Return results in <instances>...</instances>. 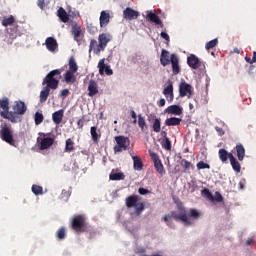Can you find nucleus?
Wrapping results in <instances>:
<instances>
[{
	"label": "nucleus",
	"instance_id": "nucleus-14",
	"mask_svg": "<svg viewBox=\"0 0 256 256\" xmlns=\"http://www.w3.org/2000/svg\"><path fill=\"white\" fill-rule=\"evenodd\" d=\"M109 41H111V34L102 33L98 36L99 47L102 49V51H105Z\"/></svg>",
	"mask_w": 256,
	"mask_h": 256
},
{
	"label": "nucleus",
	"instance_id": "nucleus-11",
	"mask_svg": "<svg viewBox=\"0 0 256 256\" xmlns=\"http://www.w3.org/2000/svg\"><path fill=\"white\" fill-rule=\"evenodd\" d=\"M163 95L166 97L168 103H173V99H175V95L173 94V82L168 81L167 87L163 90Z\"/></svg>",
	"mask_w": 256,
	"mask_h": 256
},
{
	"label": "nucleus",
	"instance_id": "nucleus-41",
	"mask_svg": "<svg viewBox=\"0 0 256 256\" xmlns=\"http://www.w3.org/2000/svg\"><path fill=\"white\" fill-rule=\"evenodd\" d=\"M0 109H3L1 113H8L9 111V98H3L0 100Z\"/></svg>",
	"mask_w": 256,
	"mask_h": 256
},
{
	"label": "nucleus",
	"instance_id": "nucleus-50",
	"mask_svg": "<svg viewBox=\"0 0 256 256\" xmlns=\"http://www.w3.org/2000/svg\"><path fill=\"white\" fill-rule=\"evenodd\" d=\"M60 197L61 199H69V197H71V189H63Z\"/></svg>",
	"mask_w": 256,
	"mask_h": 256
},
{
	"label": "nucleus",
	"instance_id": "nucleus-57",
	"mask_svg": "<svg viewBox=\"0 0 256 256\" xmlns=\"http://www.w3.org/2000/svg\"><path fill=\"white\" fill-rule=\"evenodd\" d=\"M160 37H162V39H165V41H170L169 34H167V32H161Z\"/></svg>",
	"mask_w": 256,
	"mask_h": 256
},
{
	"label": "nucleus",
	"instance_id": "nucleus-4",
	"mask_svg": "<svg viewBox=\"0 0 256 256\" xmlns=\"http://www.w3.org/2000/svg\"><path fill=\"white\" fill-rule=\"evenodd\" d=\"M0 139L8 143V145H15V138L13 137V129L11 125L4 122L0 125Z\"/></svg>",
	"mask_w": 256,
	"mask_h": 256
},
{
	"label": "nucleus",
	"instance_id": "nucleus-9",
	"mask_svg": "<svg viewBox=\"0 0 256 256\" xmlns=\"http://www.w3.org/2000/svg\"><path fill=\"white\" fill-rule=\"evenodd\" d=\"M150 157L154 163L157 173H159V175H165V167L163 166L161 159H159V155L155 152H150Z\"/></svg>",
	"mask_w": 256,
	"mask_h": 256
},
{
	"label": "nucleus",
	"instance_id": "nucleus-31",
	"mask_svg": "<svg viewBox=\"0 0 256 256\" xmlns=\"http://www.w3.org/2000/svg\"><path fill=\"white\" fill-rule=\"evenodd\" d=\"M63 109H60L52 114V121H54L55 125L61 124L63 121Z\"/></svg>",
	"mask_w": 256,
	"mask_h": 256
},
{
	"label": "nucleus",
	"instance_id": "nucleus-12",
	"mask_svg": "<svg viewBox=\"0 0 256 256\" xmlns=\"http://www.w3.org/2000/svg\"><path fill=\"white\" fill-rule=\"evenodd\" d=\"M123 17L128 21H133L134 19H137L139 17V12L137 10H134L133 8L127 7L123 11Z\"/></svg>",
	"mask_w": 256,
	"mask_h": 256
},
{
	"label": "nucleus",
	"instance_id": "nucleus-23",
	"mask_svg": "<svg viewBox=\"0 0 256 256\" xmlns=\"http://www.w3.org/2000/svg\"><path fill=\"white\" fill-rule=\"evenodd\" d=\"M160 63L163 65V67H167V65L171 63V56H169V51L162 49Z\"/></svg>",
	"mask_w": 256,
	"mask_h": 256
},
{
	"label": "nucleus",
	"instance_id": "nucleus-18",
	"mask_svg": "<svg viewBox=\"0 0 256 256\" xmlns=\"http://www.w3.org/2000/svg\"><path fill=\"white\" fill-rule=\"evenodd\" d=\"M0 115L3 119L10 121V123H18L19 121V116H17L18 114L13 111L0 112Z\"/></svg>",
	"mask_w": 256,
	"mask_h": 256
},
{
	"label": "nucleus",
	"instance_id": "nucleus-7",
	"mask_svg": "<svg viewBox=\"0 0 256 256\" xmlns=\"http://www.w3.org/2000/svg\"><path fill=\"white\" fill-rule=\"evenodd\" d=\"M116 145L114 146V153H123V151H129V145L131 140L126 136H115Z\"/></svg>",
	"mask_w": 256,
	"mask_h": 256
},
{
	"label": "nucleus",
	"instance_id": "nucleus-49",
	"mask_svg": "<svg viewBox=\"0 0 256 256\" xmlns=\"http://www.w3.org/2000/svg\"><path fill=\"white\" fill-rule=\"evenodd\" d=\"M87 31L90 33V35H95L97 33V26H94L93 24H87Z\"/></svg>",
	"mask_w": 256,
	"mask_h": 256
},
{
	"label": "nucleus",
	"instance_id": "nucleus-27",
	"mask_svg": "<svg viewBox=\"0 0 256 256\" xmlns=\"http://www.w3.org/2000/svg\"><path fill=\"white\" fill-rule=\"evenodd\" d=\"M81 26L77 24V22L72 23V35L74 37V41H79V37H81Z\"/></svg>",
	"mask_w": 256,
	"mask_h": 256
},
{
	"label": "nucleus",
	"instance_id": "nucleus-44",
	"mask_svg": "<svg viewBox=\"0 0 256 256\" xmlns=\"http://www.w3.org/2000/svg\"><path fill=\"white\" fill-rule=\"evenodd\" d=\"M217 45H219V40L216 38L206 43L205 49L206 51H209L210 49H214V47H217Z\"/></svg>",
	"mask_w": 256,
	"mask_h": 256
},
{
	"label": "nucleus",
	"instance_id": "nucleus-56",
	"mask_svg": "<svg viewBox=\"0 0 256 256\" xmlns=\"http://www.w3.org/2000/svg\"><path fill=\"white\" fill-rule=\"evenodd\" d=\"M85 126V120L82 118V119H79L77 121V127L78 129H83V127Z\"/></svg>",
	"mask_w": 256,
	"mask_h": 256
},
{
	"label": "nucleus",
	"instance_id": "nucleus-15",
	"mask_svg": "<svg viewBox=\"0 0 256 256\" xmlns=\"http://www.w3.org/2000/svg\"><path fill=\"white\" fill-rule=\"evenodd\" d=\"M45 45L48 51L51 53H55L57 51L59 44L57 43V40L54 37H48L45 40Z\"/></svg>",
	"mask_w": 256,
	"mask_h": 256
},
{
	"label": "nucleus",
	"instance_id": "nucleus-43",
	"mask_svg": "<svg viewBox=\"0 0 256 256\" xmlns=\"http://www.w3.org/2000/svg\"><path fill=\"white\" fill-rule=\"evenodd\" d=\"M56 237L59 241H63L65 237H67V231L65 227H61L57 232H56Z\"/></svg>",
	"mask_w": 256,
	"mask_h": 256
},
{
	"label": "nucleus",
	"instance_id": "nucleus-30",
	"mask_svg": "<svg viewBox=\"0 0 256 256\" xmlns=\"http://www.w3.org/2000/svg\"><path fill=\"white\" fill-rule=\"evenodd\" d=\"M138 127H140L141 131L145 134L149 131V126H147V122L141 114L138 115Z\"/></svg>",
	"mask_w": 256,
	"mask_h": 256
},
{
	"label": "nucleus",
	"instance_id": "nucleus-29",
	"mask_svg": "<svg viewBox=\"0 0 256 256\" xmlns=\"http://www.w3.org/2000/svg\"><path fill=\"white\" fill-rule=\"evenodd\" d=\"M235 151L239 161H243L245 159V147L243 144L238 143L235 147Z\"/></svg>",
	"mask_w": 256,
	"mask_h": 256
},
{
	"label": "nucleus",
	"instance_id": "nucleus-59",
	"mask_svg": "<svg viewBox=\"0 0 256 256\" xmlns=\"http://www.w3.org/2000/svg\"><path fill=\"white\" fill-rule=\"evenodd\" d=\"M37 5L40 9H45V0H38Z\"/></svg>",
	"mask_w": 256,
	"mask_h": 256
},
{
	"label": "nucleus",
	"instance_id": "nucleus-19",
	"mask_svg": "<svg viewBox=\"0 0 256 256\" xmlns=\"http://www.w3.org/2000/svg\"><path fill=\"white\" fill-rule=\"evenodd\" d=\"M98 69L100 75H103V73H106V75H113V70L110 66L105 65V59H101L98 63Z\"/></svg>",
	"mask_w": 256,
	"mask_h": 256
},
{
	"label": "nucleus",
	"instance_id": "nucleus-10",
	"mask_svg": "<svg viewBox=\"0 0 256 256\" xmlns=\"http://www.w3.org/2000/svg\"><path fill=\"white\" fill-rule=\"evenodd\" d=\"M146 20L150 21V23H154L155 25H159L161 28L165 27L163 25V21L159 18V15L153 11H146Z\"/></svg>",
	"mask_w": 256,
	"mask_h": 256
},
{
	"label": "nucleus",
	"instance_id": "nucleus-37",
	"mask_svg": "<svg viewBox=\"0 0 256 256\" xmlns=\"http://www.w3.org/2000/svg\"><path fill=\"white\" fill-rule=\"evenodd\" d=\"M132 159L135 171H141L143 169V162L141 161V158L138 156H133Z\"/></svg>",
	"mask_w": 256,
	"mask_h": 256
},
{
	"label": "nucleus",
	"instance_id": "nucleus-5",
	"mask_svg": "<svg viewBox=\"0 0 256 256\" xmlns=\"http://www.w3.org/2000/svg\"><path fill=\"white\" fill-rule=\"evenodd\" d=\"M71 228L77 235H81L87 231V220L83 215H77L72 219Z\"/></svg>",
	"mask_w": 256,
	"mask_h": 256
},
{
	"label": "nucleus",
	"instance_id": "nucleus-17",
	"mask_svg": "<svg viewBox=\"0 0 256 256\" xmlns=\"http://www.w3.org/2000/svg\"><path fill=\"white\" fill-rule=\"evenodd\" d=\"M187 64L188 67H191V69H199L201 67V60H199L195 54H191L187 58Z\"/></svg>",
	"mask_w": 256,
	"mask_h": 256
},
{
	"label": "nucleus",
	"instance_id": "nucleus-51",
	"mask_svg": "<svg viewBox=\"0 0 256 256\" xmlns=\"http://www.w3.org/2000/svg\"><path fill=\"white\" fill-rule=\"evenodd\" d=\"M180 165H182L185 170L191 169V162L187 161L186 159H182Z\"/></svg>",
	"mask_w": 256,
	"mask_h": 256
},
{
	"label": "nucleus",
	"instance_id": "nucleus-55",
	"mask_svg": "<svg viewBox=\"0 0 256 256\" xmlns=\"http://www.w3.org/2000/svg\"><path fill=\"white\" fill-rule=\"evenodd\" d=\"M215 131L218 132V135L220 137H223V135H225V131L223 130V128L219 127V126H215Z\"/></svg>",
	"mask_w": 256,
	"mask_h": 256
},
{
	"label": "nucleus",
	"instance_id": "nucleus-22",
	"mask_svg": "<svg viewBox=\"0 0 256 256\" xmlns=\"http://www.w3.org/2000/svg\"><path fill=\"white\" fill-rule=\"evenodd\" d=\"M165 113H169L170 115H182L183 108L179 105H171L165 109Z\"/></svg>",
	"mask_w": 256,
	"mask_h": 256
},
{
	"label": "nucleus",
	"instance_id": "nucleus-34",
	"mask_svg": "<svg viewBox=\"0 0 256 256\" xmlns=\"http://www.w3.org/2000/svg\"><path fill=\"white\" fill-rule=\"evenodd\" d=\"M230 165L236 171V173H241V164L239 163V161H237V158H235V156L233 155H230Z\"/></svg>",
	"mask_w": 256,
	"mask_h": 256
},
{
	"label": "nucleus",
	"instance_id": "nucleus-26",
	"mask_svg": "<svg viewBox=\"0 0 256 256\" xmlns=\"http://www.w3.org/2000/svg\"><path fill=\"white\" fill-rule=\"evenodd\" d=\"M218 155L222 163H227L228 159H231V155H233V153H229L226 149L222 148L218 151Z\"/></svg>",
	"mask_w": 256,
	"mask_h": 256
},
{
	"label": "nucleus",
	"instance_id": "nucleus-61",
	"mask_svg": "<svg viewBox=\"0 0 256 256\" xmlns=\"http://www.w3.org/2000/svg\"><path fill=\"white\" fill-rule=\"evenodd\" d=\"M138 193L140 195H147V193H149V190L145 189V188H139L138 189Z\"/></svg>",
	"mask_w": 256,
	"mask_h": 256
},
{
	"label": "nucleus",
	"instance_id": "nucleus-39",
	"mask_svg": "<svg viewBox=\"0 0 256 256\" xmlns=\"http://www.w3.org/2000/svg\"><path fill=\"white\" fill-rule=\"evenodd\" d=\"M152 129L154 133H161V118H155L152 121Z\"/></svg>",
	"mask_w": 256,
	"mask_h": 256
},
{
	"label": "nucleus",
	"instance_id": "nucleus-38",
	"mask_svg": "<svg viewBox=\"0 0 256 256\" xmlns=\"http://www.w3.org/2000/svg\"><path fill=\"white\" fill-rule=\"evenodd\" d=\"M69 69L68 71H72V73H77V71H79V66H77V61H75V57H70L69 58Z\"/></svg>",
	"mask_w": 256,
	"mask_h": 256
},
{
	"label": "nucleus",
	"instance_id": "nucleus-6",
	"mask_svg": "<svg viewBox=\"0 0 256 256\" xmlns=\"http://www.w3.org/2000/svg\"><path fill=\"white\" fill-rule=\"evenodd\" d=\"M39 137L37 138V143L40 151H45L50 149L53 143H55V138L49 137L51 133H38Z\"/></svg>",
	"mask_w": 256,
	"mask_h": 256
},
{
	"label": "nucleus",
	"instance_id": "nucleus-60",
	"mask_svg": "<svg viewBox=\"0 0 256 256\" xmlns=\"http://www.w3.org/2000/svg\"><path fill=\"white\" fill-rule=\"evenodd\" d=\"M69 95V89H63L60 92V97H67Z\"/></svg>",
	"mask_w": 256,
	"mask_h": 256
},
{
	"label": "nucleus",
	"instance_id": "nucleus-1",
	"mask_svg": "<svg viewBox=\"0 0 256 256\" xmlns=\"http://www.w3.org/2000/svg\"><path fill=\"white\" fill-rule=\"evenodd\" d=\"M175 221H181L185 227H191L193 225V221H197L201 219V211L191 208L188 211L183 207V204L178 205V213L175 211L170 212L168 215H165L162 218L170 229H175Z\"/></svg>",
	"mask_w": 256,
	"mask_h": 256
},
{
	"label": "nucleus",
	"instance_id": "nucleus-35",
	"mask_svg": "<svg viewBox=\"0 0 256 256\" xmlns=\"http://www.w3.org/2000/svg\"><path fill=\"white\" fill-rule=\"evenodd\" d=\"M8 35L12 40L17 39L19 35V27L17 25L10 26V28L8 29Z\"/></svg>",
	"mask_w": 256,
	"mask_h": 256
},
{
	"label": "nucleus",
	"instance_id": "nucleus-24",
	"mask_svg": "<svg viewBox=\"0 0 256 256\" xmlns=\"http://www.w3.org/2000/svg\"><path fill=\"white\" fill-rule=\"evenodd\" d=\"M91 51H93L95 55H101V51H103L99 46V42L95 39L90 40L89 53H91Z\"/></svg>",
	"mask_w": 256,
	"mask_h": 256
},
{
	"label": "nucleus",
	"instance_id": "nucleus-62",
	"mask_svg": "<svg viewBox=\"0 0 256 256\" xmlns=\"http://www.w3.org/2000/svg\"><path fill=\"white\" fill-rule=\"evenodd\" d=\"M160 135H161V137H163V139H169V137H167V131H165V130H160Z\"/></svg>",
	"mask_w": 256,
	"mask_h": 256
},
{
	"label": "nucleus",
	"instance_id": "nucleus-54",
	"mask_svg": "<svg viewBox=\"0 0 256 256\" xmlns=\"http://www.w3.org/2000/svg\"><path fill=\"white\" fill-rule=\"evenodd\" d=\"M68 17H71V19H77L79 17V12H75V11H69L68 12Z\"/></svg>",
	"mask_w": 256,
	"mask_h": 256
},
{
	"label": "nucleus",
	"instance_id": "nucleus-52",
	"mask_svg": "<svg viewBox=\"0 0 256 256\" xmlns=\"http://www.w3.org/2000/svg\"><path fill=\"white\" fill-rule=\"evenodd\" d=\"M213 201H217V203H221L223 201V196L219 192H215L213 196Z\"/></svg>",
	"mask_w": 256,
	"mask_h": 256
},
{
	"label": "nucleus",
	"instance_id": "nucleus-53",
	"mask_svg": "<svg viewBox=\"0 0 256 256\" xmlns=\"http://www.w3.org/2000/svg\"><path fill=\"white\" fill-rule=\"evenodd\" d=\"M202 194L205 195V197H207L208 199H210V201H213V194H211L209 189H204L202 191Z\"/></svg>",
	"mask_w": 256,
	"mask_h": 256
},
{
	"label": "nucleus",
	"instance_id": "nucleus-40",
	"mask_svg": "<svg viewBox=\"0 0 256 256\" xmlns=\"http://www.w3.org/2000/svg\"><path fill=\"white\" fill-rule=\"evenodd\" d=\"M75 72L68 70L64 75L66 83H75Z\"/></svg>",
	"mask_w": 256,
	"mask_h": 256
},
{
	"label": "nucleus",
	"instance_id": "nucleus-45",
	"mask_svg": "<svg viewBox=\"0 0 256 256\" xmlns=\"http://www.w3.org/2000/svg\"><path fill=\"white\" fill-rule=\"evenodd\" d=\"M43 119H45V117L43 116V113L41 112L35 113V116H34L35 125H41V123H43Z\"/></svg>",
	"mask_w": 256,
	"mask_h": 256
},
{
	"label": "nucleus",
	"instance_id": "nucleus-47",
	"mask_svg": "<svg viewBox=\"0 0 256 256\" xmlns=\"http://www.w3.org/2000/svg\"><path fill=\"white\" fill-rule=\"evenodd\" d=\"M161 145L166 151H171V140L169 138L164 139Z\"/></svg>",
	"mask_w": 256,
	"mask_h": 256
},
{
	"label": "nucleus",
	"instance_id": "nucleus-46",
	"mask_svg": "<svg viewBox=\"0 0 256 256\" xmlns=\"http://www.w3.org/2000/svg\"><path fill=\"white\" fill-rule=\"evenodd\" d=\"M32 193H34V195H43V187L37 184L32 185Z\"/></svg>",
	"mask_w": 256,
	"mask_h": 256
},
{
	"label": "nucleus",
	"instance_id": "nucleus-8",
	"mask_svg": "<svg viewBox=\"0 0 256 256\" xmlns=\"http://www.w3.org/2000/svg\"><path fill=\"white\" fill-rule=\"evenodd\" d=\"M193 95V86L187 82H181L179 84V97H188L191 99Z\"/></svg>",
	"mask_w": 256,
	"mask_h": 256
},
{
	"label": "nucleus",
	"instance_id": "nucleus-3",
	"mask_svg": "<svg viewBox=\"0 0 256 256\" xmlns=\"http://www.w3.org/2000/svg\"><path fill=\"white\" fill-rule=\"evenodd\" d=\"M126 207L128 209H134L132 215H135L136 217H139V215L145 211V203L139 202V197L135 194L126 199Z\"/></svg>",
	"mask_w": 256,
	"mask_h": 256
},
{
	"label": "nucleus",
	"instance_id": "nucleus-28",
	"mask_svg": "<svg viewBox=\"0 0 256 256\" xmlns=\"http://www.w3.org/2000/svg\"><path fill=\"white\" fill-rule=\"evenodd\" d=\"M57 17H59L62 23H69V14H67V11H65L63 7L57 10Z\"/></svg>",
	"mask_w": 256,
	"mask_h": 256
},
{
	"label": "nucleus",
	"instance_id": "nucleus-16",
	"mask_svg": "<svg viewBox=\"0 0 256 256\" xmlns=\"http://www.w3.org/2000/svg\"><path fill=\"white\" fill-rule=\"evenodd\" d=\"M171 65L173 75H179L181 73V67L179 66V58L175 54H171Z\"/></svg>",
	"mask_w": 256,
	"mask_h": 256
},
{
	"label": "nucleus",
	"instance_id": "nucleus-25",
	"mask_svg": "<svg viewBox=\"0 0 256 256\" xmlns=\"http://www.w3.org/2000/svg\"><path fill=\"white\" fill-rule=\"evenodd\" d=\"M110 19L111 15L107 11H102L100 13V27H107V25H109Z\"/></svg>",
	"mask_w": 256,
	"mask_h": 256
},
{
	"label": "nucleus",
	"instance_id": "nucleus-42",
	"mask_svg": "<svg viewBox=\"0 0 256 256\" xmlns=\"http://www.w3.org/2000/svg\"><path fill=\"white\" fill-rule=\"evenodd\" d=\"M13 23H15V17L11 15L10 17H4L2 20L3 27H12Z\"/></svg>",
	"mask_w": 256,
	"mask_h": 256
},
{
	"label": "nucleus",
	"instance_id": "nucleus-48",
	"mask_svg": "<svg viewBox=\"0 0 256 256\" xmlns=\"http://www.w3.org/2000/svg\"><path fill=\"white\" fill-rule=\"evenodd\" d=\"M198 171H201V169H211V166L204 161H200L196 165Z\"/></svg>",
	"mask_w": 256,
	"mask_h": 256
},
{
	"label": "nucleus",
	"instance_id": "nucleus-36",
	"mask_svg": "<svg viewBox=\"0 0 256 256\" xmlns=\"http://www.w3.org/2000/svg\"><path fill=\"white\" fill-rule=\"evenodd\" d=\"M64 151L65 153H72V151H75V142L73 141V139L68 138L66 140Z\"/></svg>",
	"mask_w": 256,
	"mask_h": 256
},
{
	"label": "nucleus",
	"instance_id": "nucleus-32",
	"mask_svg": "<svg viewBox=\"0 0 256 256\" xmlns=\"http://www.w3.org/2000/svg\"><path fill=\"white\" fill-rule=\"evenodd\" d=\"M181 121V118L171 117L165 120V125L167 127H177V125H181Z\"/></svg>",
	"mask_w": 256,
	"mask_h": 256
},
{
	"label": "nucleus",
	"instance_id": "nucleus-20",
	"mask_svg": "<svg viewBox=\"0 0 256 256\" xmlns=\"http://www.w3.org/2000/svg\"><path fill=\"white\" fill-rule=\"evenodd\" d=\"M99 93V85L95 80H90L88 85V96L95 97Z\"/></svg>",
	"mask_w": 256,
	"mask_h": 256
},
{
	"label": "nucleus",
	"instance_id": "nucleus-2",
	"mask_svg": "<svg viewBox=\"0 0 256 256\" xmlns=\"http://www.w3.org/2000/svg\"><path fill=\"white\" fill-rule=\"evenodd\" d=\"M61 69L50 71L43 79L42 85H46L40 92V103H45L49 99L51 89L55 90L59 87V79H61Z\"/></svg>",
	"mask_w": 256,
	"mask_h": 256
},
{
	"label": "nucleus",
	"instance_id": "nucleus-58",
	"mask_svg": "<svg viewBox=\"0 0 256 256\" xmlns=\"http://www.w3.org/2000/svg\"><path fill=\"white\" fill-rule=\"evenodd\" d=\"M131 117L133 120L134 125L137 124V113H135V110H131Z\"/></svg>",
	"mask_w": 256,
	"mask_h": 256
},
{
	"label": "nucleus",
	"instance_id": "nucleus-33",
	"mask_svg": "<svg viewBox=\"0 0 256 256\" xmlns=\"http://www.w3.org/2000/svg\"><path fill=\"white\" fill-rule=\"evenodd\" d=\"M109 179L110 181H123L125 179V174L122 172L115 173V170H112Z\"/></svg>",
	"mask_w": 256,
	"mask_h": 256
},
{
	"label": "nucleus",
	"instance_id": "nucleus-21",
	"mask_svg": "<svg viewBox=\"0 0 256 256\" xmlns=\"http://www.w3.org/2000/svg\"><path fill=\"white\" fill-rule=\"evenodd\" d=\"M90 134L93 143H95V145H99V139H101V130L97 129V126H92L90 128Z\"/></svg>",
	"mask_w": 256,
	"mask_h": 256
},
{
	"label": "nucleus",
	"instance_id": "nucleus-13",
	"mask_svg": "<svg viewBox=\"0 0 256 256\" xmlns=\"http://www.w3.org/2000/svg\"><path fill=\"white\" fill-rule=\"evenodd\" d=\"M13 111L17 115H25L27 113V105L23 101H16L13 105Z\"/></svg>",
	"mask_w": 256,
	"mask_h": 256
},
{
	"label": "nucleus",
	"instance_id": "nucleus-63",
	"mask_svg": "<svg viewBox=\"0 0 256 256\" xmlns=\"http://www.w3.org/2000/svg\"><path fill=\"white\" fill-rule=\"evenodd\" d=\"M158 106H159V107H165V99H164V98H162V99L159 100Z\"/></svg>",
	"mask_w": 256,
	"mask_h": 256
},
{
	"label": "nucleus",
	"instance_id": "nucleus-64",
	"mask_svg": "<svg viewBox=\"0 0 256 256\" xmlns=\"http://www.w3.org/2000/svg\"><path fill=\"white\" fill-rule=\"evenodd\" d=\"M246 245H253V238H248L246 241Z\"/></svg>",
	"mask_w": 256,
	"mask_h": 256
}]
</instances>
